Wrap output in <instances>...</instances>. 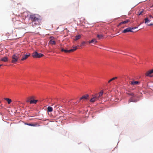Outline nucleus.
<instances>
[{"label": "nucleus", "mask_w": 153, "mask_h": 153, "mask_svg": "<svg viewBox=\"0 0 153 153\" xmlns=\"http://www.w3.org/2000/svg\"><path fill=\"white\" fill-rule=\"evenodd\" d=\"M4 100H6L7 102L8 103V104H10L12 102L11 100L9 98H5L4 99Z\"/></svg>", "instance_id": "obj_23"}, {"label": "nucleus", "mask_w": 153, "mask_h": 153, "mask_svg": "<svg viewBox=\"0 0 153 153\" xmlns=\"http://www.w3.org/2000/svg\"><path fill=\"white\" fill-rule=\"evenodd\" d=\"M53 111L52 108L51 106H48L47 108L48 112H51Z\"/></svg>", "instance_id": "obj_24"}, {"label": "nucleus", "mask_w": 153, "mask_h": 153, "mask_svg": "<svg viewBox=\"0 0 153 153\" xmlns=\"http://www.w3.org/2000/svg\"><path fill=\"white\" fill-rule=\"evenodd\" d=\"M139 82L137 81H132L131 82V84L133 85H137L138 84Z\"/></svg>", "instance_id": "obj_22"}, {"label": "nucleus", "mask_w": 153, "mask_h": 153, "mask_svg": "<svg viewBox=\"0 0 153 153\" xmlns=\"http://www.w3.org/2000/svg\"><path fill=\"white\" fill-rule=\"evenodd\" d=\"M38 101V100H33L31 101L30 102H29L30 104H36L37 102Z\"/></svg>", "instance_id": "obj_14"}, {"label": "nucleus", "mask_w": 153, "mask_h": 153, "mask_svg": "<svg viewBox=\"0 0 153 153\" xmlns=\"http://www.w3.org/2000/svg\"><path fill=\"white\" fill-rule=\"evenodd\" d=\"M1 60L4 62H7V57H4L1 59Z\"/></svg>", "instance_id": "obj_19"}, {"label": "nucleus", "mask_w": 153, "mask_h": 153, "mask_svg": "<svg viewBox=\"0 0 153 153\" xmlns=\"http://www.w3.org/2000/svg\"><path fill=\"white\" fill-rule=\"evenodd\" d=\"M94 42L95 43H96L97 42V40L96 39H93L91 41H90L89 42V44H91V43H93Z\"/></svg>", "instance_id": "obj_17"}, {"label": "nucleus", "mask_w": 153, "mask_h": 153, "mask_svg": "<svg viewBox=\"0 0 153 153\" xmlns=\"http://www.w3.org/2000/svg\"><path fill=\"white\" fill-rule=\"evenodd\" d=\"M30 54L29 53L28 54H23V53H22V56L21 59V60L24 61L26 60L29 56H30Z\"/></svg>", "instance_id": "obj_5"}, {"label": "nucleus", "mask_w": 153, "mask_h": 153, "mask_svg": "<svg viewBox=\"0 0 153 153\" xmlns=\"http://www.w3.org/2000/svg\"><path fill=\"white\" fill-rule=\"evenodd\" d=\"M49 44L52 45H55L56 44V42L53 40H50L49 42Z\"/></svg>", "instance_id": "obj_13"}, {"label": "nucleus", "mask_w": 153, "mask_h": 153, "mask_svg": "<svg viewBox=\"0 0 153 153\" xmlns=\"http://www.w3.org/2000/svg\"><path fill=\"white\" fill-rule=\"evenodd\" d=\"M152 7H153V5H152Z\"/></svg>", "instance_id": "obj_37"}, {"label": "nucleus", "mask_w": 153, "mask_h": 153, "mask_svg": "<svg viewBox=\"0 0 153 153\" xmlns=\"http://www.w3.org/2000/svg\"><path fill=\"white\" fill-rule=\"evenodd\" d=\"M30 18L32 22L33 25L34 27L36 25H39L41 22V18L40 16L36 15L30 16Z\"/></svg>", "instance_id": "obj_1"}, {"label": "nucleus", "mask_w": 153, "mask_h": 153, "mask_svg": "<svg viewBox=\"0 0 153 153\" xmlns=\"http://www.w3.org/2000/svg\"><path fill=\"white\" fill-rule=\"evenodd\" d=\"M143 12V9L140 10L138 12H137V14L138 16L142 15V13Z\"/></svg>", "instance_id": "obj_18"}, {"label": "nucleus", "mask_w": 153, "mask_h": 153, "mask_svg": "<svg viewBox=\"0 0 153 153\" xmlns=\"http://www.w3.org/2000/svg\"><path fill=\"white\" fill-rule=\"evenodd\" d=\"M86 43V42H83L82 43L81 45H83L85 44Z\"/></svg>", "instance_id": "obj_30"}, {"label": "nucleus", "mask_w": 153, "mask_h": 153, "mask_svg": "<svg viewBox=\"0 0 153 153\" xmlns=\"http://www.w3.org/2000/svg\"><path fill=\"white\" fill-rule=\"evenodd\" d=\"M135 97H131L128 100V102L129 103L130 102H137L138 100L137 99H134V98Z\"/></svg>", "instance_id": "obj_9"}, {"label": "nucleus", "mask_w": 153, "mask_h": 153, "mask_svg": "<svg viewBox=\"0 0 153 153\" xmlns=\"http://www.w3.org/2000/svg\"><path fill=\"white\" fill-rule=\"evenodd\" d=\"M32 56L34 58H39L43 56L44 55L36 51L32 53Z\"/></svg>", "instance_id": "obj_3"}, {"label": "nucleus", "mask_w": 153, "mask_h": 153, "mask_svg": "<svg viewBox=\"0 0 153 153\" xmlns=\"http://www.w3.org/2000/svg\"><path fill=\"white\" fill-rule=\"evenodd\" d=\"M25 124L29 126H37L36 124H34L33 123H25Z\"/></svg>", "instance_id": "obj_21"}, {"label": "nucleus", "mask_w": 153, "mask_h": 153, "mask_svg": "<svg viewBox=\"0 0 153 153\" xmlns=\"http://www.w3.org/2000/svg\"><path fill=\"white\" fill-rule=\"evenodd\" d=\"M112 81V80H111V79H110L109 80V81H110V82H111V81Z\"/></svg>", "instance_id": "obj_34"}, {"label": "nucleus", "mask_w": 153, "mask_h": 153, "mask_svg": "<svg viewBox=\"0 0 153 153\" xmlns=\"http://www.w3.org/2000/svg\"><path fill=\"white\" fill-rule=\"evenodd\" d=\"M128 32H133L132 31H131V29L130 27H128L122 31V33H124Z\"/></svg>", "instance_id": "obj_8"}, {"label": "nucleus", "mask_w": 153, "mask_h": 153, "mask_svg": "<svg viewBox=\"0 0 153 153\" xmlns=\"http://www.w3.org/2000/svg\"><path fill=\"white\" fill-rule=\"evenodd\" d=\"M99 100L97 97V96L95 94L93 95L92 98L90 100V101L91 102H94L97 100Z\"/></svg>", "instance_id": "obj_6"}, {"label": "nucleus", "mask_w": 153, "mask_h": 153, "mask_svg": "<svg viewBox=\"0 0 153 153\" xmlns=\"http://www.w3.org/2000/svg\"><path fill=\"white\" fill-rule=\"evenodd\" d=\"M81 37V36L80 35H79L78 36H76L75 37V39H74V40L75 41H77L79 39H80Z\"/></svg>", "instance_id": "obj_16"}, {"label": "nucleus", "mask_w": 153, "mask_h": 153, "mask_svg": "<svg viewBox=\"0 0 153 153\" xmlns=\"http://www.w3.org/2000/svg\"><path fill=\"white\" fill-rule=\"evenodd\" d=\"M137 28V27H134L131 28V31H132V30L133 29H135Z\"/></svg>", "instance_id": "obj_31"}, {"label": "nucleus", "mask_w": 153, "mask_h": 153, "mask_svg": "<svg viewBox=\"0 0 153 153\" xmlns=\"http://www.w3.org/2000/svg\"><path fill=\"white\" fill-rule=\"evenodd\" d=\"M153 73V69L148 71L145 74L146 76H150V75Z\"/></svg>", "instance_id": "obj_11"}, {"label": "nucleus", "mask_w": 153, "mask_h": 153, "mask_svg": "<svg viewBox=\"0 0 153 153\" xmlns=\"http://www.w3.org/2000/svg\"><path fill=\"white\" fill-rule=\"evenodd\" d=\"M149 17L150 18H153V16H152L151 15H149Z\"/></svg>", "instance_id": "obj_32"}, {"label": "nucleus", "mask_w": 153, "mask_h": 153, "mask_svg": "<svg viewBox=\"0 0 153 153\" xmlns=\"http://www.w3.org/2000/svg\"><path fill=\"white\" fill-rule=\"evenodd\" d=\"M35 98L36 97L34 96H30L27 99L26 101L27 102H30L31 101L35 100Z\"/></svg>", "instance_id": "obj_7"}, {"label": "nucleus", "mask_w": 153, "mask_h": 153, "mask_svg": "<svg viewBox=\"0 0 153 153\" xmlns=\"http://www.w3.org/2000/svg\"><path fill=\"white\" fill-rule=\"evenodd\" d=\"M145 23H148V22H149L151 21V20L147 18H145Z\"/></svg>", "instance_id": "obj_27"}, {"label": "nucleus", "mask_w": 153, "mask_h": 153, "mask_svg": "<svg viewBox=\"0 0 153 153\" xmlns=\"http://www.w3.org/2000/svg\"><path fill=\"white\" fill-rule=\"evenodd\" d=\"M110 81H109H109H108V83H110Z\"/></svg>", "instance_id": "obj_35"}, {"label": "nucleus", "mask_w": 153, "mask_h": 153, "mask_svg": "<svg viewBox=\"0 0 153 153\" xmlns=\"http://www.w3.org/2000/svg\"><path fill=\"white\" fill-rule=\"evenodd\" d=\"M153 25V23H151L149 25H148L149 26H151Z\"/></svg>", "instance_id": "obj_33"}, {"label": "nucleus", "mask_w": 153, "mask_h": 153, "mask_svg": "<svg viewBox=\"0 0 153 153\" xmlns=\"http://www.w3.org/2000/svg\"><path fill=\"white\" fill-rule=\"evenodd\" d=\"M97 36L98 38L99 39H100L102 38V37H103V36L101 34H97Z\"/></svg>", "instance_id": "obj_26"}, {"label": "nucleus", "mask_w": 153, "mask_h": 153, "mask_svg": "<svg viewBox=\"0 0 153 153\" xmlns=\"http://www.w3.org/2000/svg\"><path fill=\"white\" fill-rule=\"evenodd\" d=\"M50 40H53L54 39V38L53 36H51L50 37Z\"/></svg>", "instance_id": "obj_29"}, {"label": "nucleus", "mask_w": 153, "mask_h": 153, "mask_svg": "<svg viewBox=\"0 0 153 153\" xmlns=\"http://www.w3.org/2000/svg\"><path fill=\"white\" fill-rule=\"evenodd\" d=\"M1 102H0V103Z\"/></svg>", "instance_id": "obj_38"}, {"label": "nucleus", "mask_w": 153, "mask_h": 153, "mask_svg": "<svg viewBox=\"0 0 153 153\" xmlns=\"http://www.w3.org/2000/svg\"><path fill=\"white\" fill-rule=\"evenodd\" d=\"M2 65H0V67Z\"/></svg>", "instance_id": "obj_36"}, {"label": "nucleus", "mask_w": 153, "mask_h": 153, "mask_svg": "<svg viewBox=\"0 0 153 153\" xmlns=\"http://www.w3.org/2000/svg\"><path fill=\"white\" fill-rule=\"evenodd\" d=\"M73 49L68 50L62 48H61V51L62 52H64L65 53H69L71 52H73L76 50L77 48L76 47H73Z\"/></svg>", "instance_id": "obj_4"}, {"label": "nucleus", "mask_w": 153, "mask_h": 153, "mask_svg": "<svg viewBox=\"0 0 153 153\" xmlns=\"http://www.w3.org/2000/svg\"><path fill=\"white\" fill-rule=\"evenodd\" d=\"M19 54L18 53H16L14 54L12 57V62L14 64L16 63L19 58Z\"/></svg>", "instance_id": "obj_2"}, {"label": "nucleus", "mask_w": 153, "mask_h": 153, "mask_svg": "<svg viewBox=\"0 0 153 153\" xmlns=\"http://www.w3.org/2000/svg\"><path fill=\"white\" fill-rule=\"evenodd\" d=\"M129 20H127L125 21L122 22H121L120 23H119V26H120V25L123 24H126V23L128 22H129Z\"/></svg>", "instance_id": "obj_15"}, {"label": "nucleus", "mask_w": 153, "mask_h": 153, "mask_svg": "<svg viewBox=\"0 0 153 153\" xmlns=\"http://www.w3.org/2000/svg\"><path fill=\"white\" fill-rule=\"evenodd\" d=\"M117 77H114V78L111 79L112 81L113 80L117 79Z\"/></svg>", "instance_id": "obj_28"}, {"label": "nucleus", "mask_w": 153, "mask_h": 153, "mask_svg": "<svg viewBox=\"0 0 153 153\" xmlns=\"http://www.w3.org/2000/svg\"><path fill=\"white\" fill-rule=\"evenodd\" d=\"M70 21L68 20V21L67 22V23L70 24L72 23L73 22H75V20L74 18L70 19Z\"/></svg>", "instance_id": "obj_20"}, {"label": "nucleus", "mask_w": 153, "mask_h": 153, "mask_svg": "<svg viewBox=\"0 0 153 153\" xmlns=\"http://www.w3.org/2000/svg\"><path fill=\"white\" fill-rule=\"evenodd\" d=\"M103 94V92L102 91H101L98 94H96L95 95L97 96V97L99 99V98L102 96Z\"/></svg>", "instance_id": "obj_12"}, {"label": "nucleus", "mask_w": 153, "mask_h": 153, "mask_svg": "<svg viewBox=\"0 0 153 153\" xmlns=\"http://www.w3.org/2000/svg\"><path fill=\"white\" fill-rule=\"evenodd\" d=\"M89 97V95L88 94H86L85 95H84L82 96V97L80 98L79 99V101H80L82 100H86L88 99Z\"/></svg>", "instance_id": "obj_10"}, {"label": "nucleus", "mask_w": 153, "mask_h": 153, "mask_svg": "<svg viewBox=\"0 0 153 153\" xmlns=\"http://www.w3.org/2000/svg\"><path fill=\"white\" fill-rule=\"evenodd\" d=\"M128 95L131 96V97H136V95H135L133 93H128Z\"/></svg>", "instance_id": "obj_25"}]
</instances>
